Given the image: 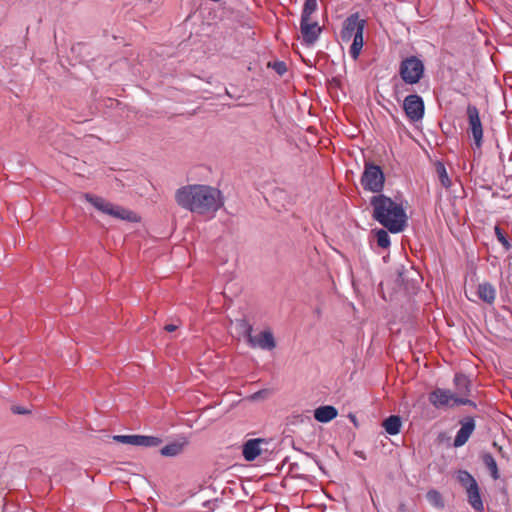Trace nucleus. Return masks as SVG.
<instances>
[{"label": "nucleus", "instance_id": "1", "mask_svg": "<svg viewBox=\"0 0 512 512\" xmlns=\"http://www.w3.org/2000/svg\"><path fill=\"white\" fill-rule=\"evenodd\" d=\"M176 203L192 213L214 217L224 205L222 193L208 185H187L176 190Z\"/></svg>", "mask_w": 512, "mask_h": 512}, {"label": "nucleus", "instance_id": "2", "mask_svg": "<svg viewBox=\"0 0 512 512\" xmlns=\"http://www.w3.org/2000/svg\"><path fill=\"white\" fill-rule=\"evenodd\" d=\"M370 203L373 207L374 219L391 233H399L404 230L407 216L401 204L383 194L373 196Z\"/></svg>", "mask_w": 512, "mask_h": 512}, {"label": "nucleus", "instance_id": "3", "mask_svg": "<svg viewBox=\"0 0 512 512\" xmlns=\"http://www.w3.org/2000/svg\"><path fill=\"white\" fill-rule=\"evenodd\" d=\"M429 402L437 409L453 407L456 405L476 406L474 402L467 398L458 397L448 389L436 388L429 394Z\"/></svg>", "mask_w": 512, "mask_h": 512}, {"label": "nucleus", "instance_id": "4", "mask_svg": "<svg viewBox=\"0 0 512 512\" xmlns=\"http://www.w3.org/2000/svg\"><path fill=\"white\" fill-rule=\"evenodd\" d=\"M424 70L423 62L416 56H410L401 61L399 75L406 84L414 85L421 80Z\"/></svg>", "mask_w": 512, "mask_h": 512}, {"label": "nucleus", "instance_id": "5", "mask_svg": "<svg viewBox=\"0 0 512 512\" xmlns=\"http://www.w3.org/2000/svg\"><path fill=\"white\" fill-rule=\"evenodd\" d=\"M85 199L91 203L97 210L106 213L110 216H113L122 220L134 221L136 220V216L133 212L126 210L120 206L113 205L110 202H107L105 199L94 196L91 194H85Z\"/></svg>", "mask_w": 512, "mask_h": 512}, {"label": "nucleus", "instance_id": "6", "mask_svg": "<svg viewBox=\"0 0 512 512\" xmlns=\"http://www.w3.org/2000/svg\"><path fill=\"white\" fill-rule=\"evenodd\" d=\"M385 177L380 166L373 163H365L361 184L367 191L379 193L384 187Z\"/></svg>", "mask_w": 512, "mask_h": 512}, {"label": "nucleus", "instance_id": "7", "mask_svg": "<svg viewBox=\"0 0 512 512\" xmlns=\"http://www.w3.org/2000/svg\"><path fill=\"white\" fill-rule=\"evenodd\" d=\"M365 26L366 20L361 19L358 12L351 14L343 22V27L340 32L342 42H349L352 38H355V35H359V32L360 35L363 34Z\"/></svg>", "mask_w": 512, "mask_h": 512}, {"label": "nucleus", "instance_id": "8", "mask_svg": "<svg viewBox=\"0 0 512 512\" xmlns=\"http://www.w3.org/2000/svg\"><path fill=\"white\" fill-rule=\"evenodd\" d=\"M403 109L407 118L412 122L421 120L424 116V102L417 94L408 95L403 102Z\"/></svg>", "mask_w": 512, "mask_h": 512}, {"label": "nucleus", "instance_id": "9", "mask_svg": "<svg viewBox=\"0 0 512 512\" xmlns=\"http://www.w3.org/2000/svg\"><path fill=\"white\" fill-rule=\"evenodd\" d=\"M469 131L472 134L475 145L480 148L482 145L483 128L476 106L469 104L466 109Z\"/></svg>", "mask_w": 512, "mask_h": 512}, {"label": "nucleus", "instance_id": "10", "mask_svg": "<svg viewBox=\"0 0 512 512\" xmlns=\"http://www.w3.org/2000/svg\"><path fill=\"white\" fill-rule=\"evenodd\" d=\"M248 345L252 348L270 351L276 347V341L270 330H264L258 335H252L251 338H249Z\"/></svg>", "mask_w": 512, "mask_h": 512}, {"label": "nucleus", "instance_id": "11", "mask_svg": "<svg viewBox=\"0 0 512 512\" xmlns=\"http://www.w3.org/2000/svg\"><path fill=\"white\" fill-rule=\"evenodd\" d=\"M300 30L303 36V41L308 45L313 44L321 33L319 24L316 21L312 22L311 19H301Z\"/></svg>", "mask_w": 512, "mask_h": 512}, {"label": "nucleus", "instance_id": "12", "mask_svg": "<svg viewBox=\"0 0 512 512\" xmlns=\"http://www.w3.org/2000/svg\"><path fill=\"white\" fill-rule=\"evenodd\" d=\"M475 429V421L472 417H466L461 421V428L458 430L454 439V447L463 446L471 436Z\"/></svg>", "mask_w": 512, "mask_h": 512}, {"label": "nucleus", "instance_id": "13", "mask_svg": "<svg viewBox=\"0 0 512 512\" xmlns=\"http://www.w3.org/2000/svg\"><path fill=\"white\" fill-rule=\"evenodd\" d=\"M262 439H250L243 445L242 454L247 461L255 460L261 454Z\"/></svg>", "mask_w": 512, "mask_h": 512}, {"label": "nucleus", "instance_id": "14", "mask_svg": "<svg viewBox=\"0 0 512 512\" xmlns=\"http://www.w3.org/2000/svg\"><path fill=\"white\" fill-rule=\"evenodd\" d=\"M338 411L330 405L320 406L314 410V418L321 423H327L336 418Z\"/></svg>", "mask_w": 512, "mask_h": 512}, {"label": "nucleus", "instance_id": "15", "mask_svg": "<svg viewBox=\"0 0 512 512\" xmlns=\"http://www.w3.org/2000/svg\"><path fill=\"white\" fill-rule=\"evenodd\" d=\"M467 501L470 506L477 512H482L484 510V504L480 495V489L478 484L473 486L470 489L466 490Z\"/></svg>", "mask_w": 512, "mask_h": 512}, {"label": "nucleus", "instance_id": "16", "mask_svg": "<svg viewBox=\"0 0 512 512\" xmlns=\"http://www.w3.org/2000/svg\"><path fill=\"white\" fill-rule=\"evenodd\" d=\"M478 296L488 304H492L496 298V290L490 283H482L478 286Z\"/></svg>", "mask_w": 512, "mask_h": 512}, {"label": "nucleus", "instance_id": "17", "mask_svg": "<svg viewBox=\"0 0 512 512\" xmlns=\"http://www.w3.org/2000/svg\"><path fill=\"white\" fill-rule=\"evenodd\" d=\"M185 445L186 441H175L162 447L160 453L165 457H175L183 452Z\"/></svg>", "mask_w": 512, "mask_h": 512}, {"label": "nucleus", "instance_id": "18", "mask_svg": "<svg viewBox=\"0 0 512 512\" xmlns=\"http://www.w3.org/2000/svg\"><path fill=\"white\" fill-rule=\"evenodd\" d=\"M383 427L389 435H396L400 432L402 421L397 415H391L383 421Z\"/></svg>", "mask_w": 512, "mask_h": 512}, {"label": "nucleus", "instance_id": "19", "mask_svg": "<svg viewBox=\"0 0 512 512\" xmlns=\"http://www.w3.org/2000/svg\"><path fill=\"white\" fill-rule=\"evenodd\" d=\"M234 329L239 336L246 338L247 342L252 336V325L246 319H237L234 323Z\"/></svg>", "mask_w": 512, "mask_h": 512}, {"label": "nucleus", "instance_id": "20", "mask_svg": "<svg viewBox=\"0 0 512 512\" xmlns=\"http://www.w3.org/2000/svg\"><path fill=\"white\" fill-rule=\"evenodd\" d=\"M456 479L465 491L478 484L475 478L466 470H459Z\"/></svg>", "mask_w": 512, "mask_h": 512}, {"label": "nucleus", "instance_id": "21", "mask_svg": "<svg viewBox=\"0 0 512 512\" xmlns=\"http://www.w3.org/2000/svg\"><path fill=\"white\" fill-rule=\"evenodd\" d=\"M482 461L489 470L491 477L497 480L499 478V472L495 458L490 453H485L482 456Z\"/></svg>", "mask_w": 512, "mask_h": 512}, {"label": "nucleus", "instance_id": "22", "mask_svg": "<svg viewBox=\"0 0 512 512\" xmlns=\"http://www.w3.org/2000/svg\"><path fill=\"white\" fill-rule=\"evenodd\" d=\"M454 384L458 393L467 395L470 392V381L464 374H456Z\"/></svg>", "mask_w": 512, "mask_h": 512}, {"label": "nucleus", "instance_id": "23", "mask_svg": "<svg viewBox=\"0 0 512 512\" xmlns=\"http://www.w3.org/2000/svg\"><path fill=\"white\" fill-rule=\"evenodd\" d=\"M351 40H353V42L350 46L349 54L353 60H357L364 44L363 34L355 35V38H352Z\"/></svg>", "mask_w": 512, "mask_h": 512}, {"label": "nucleus", "instance_id": "24", "mask_svg": "<svg viewBox=\"0 0 512 512\" xmlns=\"http://www.w3.org/2000/svg\"><path fill=\"white\" fill-rule=\"evenodd\" d=\"M162 440L155 436L137 435V445L142 447H157Z\"/></svg>", "mask_w": 512, "mask_h": 512}, {"label": "nucleus", "instance_id": "25", "mask_svg": "<svg viewBox=\"0 0 512 512\" xmlns=\"http://www.w3.org/2000/svg\"><path fill=\"white\" fill-rule=\"evenodd\" d=\"M427 501L436 508L444 507V500L442 495L436 490H430L426 494Z\"/></svg>", "mask_w": 512, "mask_h": 512}, {"label": "nucleus", "instance_id": "26", "mask_svg": "<svg viewBox=\"0 0 512 512\" xmlns=\"http://www.w3.org/2000/svg\"><path fill=\"white\" fill-rule=\"evenodd\" d=\"M317 0H305L302 9L301 19H311V15L317 10Z\"/></svg>", "mask_w": 512, "mask_h": 512}, {"label": "nucleus", "instance_id": "27", "mask_svg": "<svg viewBox=\"0 0 512 512\" xmlns=\"http://www.w3.org/2000/svg\"><path fill=\"white\" fill-rule=\"evenodd\" d=\"M436 172L438 174L439 181L441 185L445 188H449L451 186V180L448 177L445 166L442 163H437Z\"/></svg>", "mask_w": 512, "mask_h": 512}, {"label": "nucleus", "instance_id": "28", "mask_svg": "<svg viewBox=\"0 0 512 512\" xmlns=\"http://www.w3.org/2000/svg\"><path fill=\"white\" fill-rule=\"evenodd\" d=\"M376 239H377V244L379 247H381V248L389 247L390 237L385 230H383V229L378 230L376 233Z\"/></svg>", "mask_w": 512, "mask_h": 512}, {"label": "nucleus", "instance_id": "29", "mask_svg": "<svg viewBox=\"0 0 512 512\" xmlns=\"http://www.w3.org/2000/svg\"><path fill=\"white\" fill-rule=\"evenodd\" d=\"M113 439L123 444L137 445V435H115Z\"/></svg>", "mask_w": 512, "mask_h": 512}, {"label": "nucleus", "instance_id": "30", "mask_svg": "<svg viewBox=\"0 0 512 512\" xmlns=\"http://www.w3.org/2000/svg\"><path fill=\"white\" fill-rule=\"evenodd\" d=\"M494 231L497 240L505 247L506 250H509L511 248V245L502 229L499 226H495Z\"/></svg>", "mask_w": 512, "mask_h": 512}, {"label": "nucleus", "instance_id": "31", "mask_svg": "<svg viewBox=\"0 0 512 512\" xmlns=\"http://www.w3.org/2000/svg\"><path fill=\"white\" fill-rule=\"evenodd\" d=\"M270 394H271L270 390L263 389V390H259V391L255 392L254 394H252L250 398L253 401H257V400H260V399L267 398Z\"/></svg>", "mask_w": 512, "mask_h": 512}, {"label": "nucleus", "instance_id": "32", "mask_svg": "<svg viewBox=\"0 0 512 512\" xmlns=\"http://www.w3.org/2000/svg\"><path fill=\"white\" fill-rule=\"evenodd\" d=\"M273 68L279 75H283L287 71V66L285 62L282 61L275 62Z\"/></svg>", "mask_w": 512, "mask_h": 512}, {"label": "nucleus", "instance_id": "33", "mask_svg": "<svg viewBox=\"0 0 512 512\" xmlns=\"http://www.w3.org/2000/svg\"><path fill=\"white\" fill-rule=\"evenodd\" d=\"M12 410H13V412H14V413H16V414H25V413H27V410H25V409H23V408H21V407H19V406H14V407L12 408Z\"/></svg>", "mask_w": 512, "mask_h": 512}, {"label": "nucleus", "instance_id": "34", "mask_svg": "<svg viewBox=\"0 0 512 512\" xmlns=\"http://www.w3.org/2000/svg\"><path fill=\"white\" fill-rule=\"evenodd\" d=\"M177 329V326L174 324H167L165 326V330L168 332H174Z\"/></svg>", "mask_w": 512, "mask_h": 512}]
</instances>
